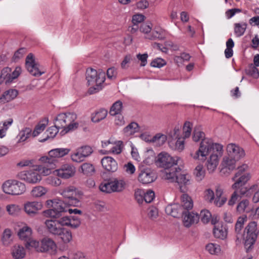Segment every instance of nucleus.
<instances>
[{"instance_id":"1","label":"nucleus","mask_w":259,"mask_h":259,"mask_svg":"<svg viewBox=\"0 0 259 259\" xmlns=\"http://www.w3.org/2000/svg\"><path fill=\"white\" fill-rule=\"evenodd\" d=\"M81 224L80 219L77 217H63L61 218H52L47 220L45 225L48 232L57 236L65 244L69 243L72 239L71 232L64 228L69 227L72 229L78 228Z\"/></svg>"},{"instance_id":"2","label":"nucleus","mask_w":259,"mask_h":259,"mask_svg":"<svg viewBox=\"0 0 259 259\" xmlns=\"http://www.w3.org/2000/svg\"><path fill=\"white\" fill-rule=\"evenodd\" d=\"M70 150L69 148H60L51 150L48 156L41 157V160L47 164V167L42 165H33V183L39 182L41 180V176H47L51 174L58 162V159L67 155Z\"/></svg>"},{"instance_id":"3","label":"nucleus","mask_w":259,"mask_h":259,"mask_svg":"<svg viewBox=\"0 0 259 259\" xmlns=\"http://www.w3.org/2000/svg\"><path fill=\"white\" fill-rule=\"evenodd\" d=\"M87 84L90 87L88 92L94 94L101 90L105 80V73L102 71H97L93 68H88L86 71Z\"/></svg>"},{"instance_id":"4","label":"nucleus","mask_w":259,"mask_h":259,"mask_svg":"<svg viewBox=\"0 0 259 259\" xmlns=\"http://www.w3.org/2000/svg\"><path fill=\"white\" fill-rule=\"evenodd\" d=\"M221 144L215 143L211 139L205 138L200 143L199 149L196 151L193 158L200 160H205L206 156L210 153H217V146Z\"/></svg>"},{"instance_id":"5","label":"nucleus","mask_w":259,"mask_h":259,"mask_svg":"<svg viewBox=\"0 0 259 259\" xmlns=\"http://www.w3.org/2000/svg\"><path fill=\"white\" fill-rule=\"evenodd\" d=\"M47 204L52 208L45 211L46 215L52 218H58L63 212L67 211L64 203L59 199H54L47 201Z\"/></svg>"},{"instance_id":"6","label":"nucleus","mask_w":259,"mask_h":259,"mask_svg":"<svg viewBox=\"0 0 259 259\" xmlns=\"http://www.w3.org/2000/svg\"><path fill=\"white\" fill-rule=\"evenodd\" d=\"M182 160L181 158L178 156L172 157L166 152H161L159 153L156 160V164L164 169L169 168L172 166L181 165Z\"/></svg>"},{"instance_id":"7","label":"nucleus","mask_w":259,"mask_h":259,"mask_svg":"<svg viewBox=\"0 0 259 259\" xmlns=\"http://www.w3.org/2000/svg\"><path fill=\"white\" fill-rule=\"evenodd\" d=\"M257 234L256 223L254 222L250 223L245 228L244 234V245L247 250L255 242Z\"/></svg>"},{"instance_id":"8","label":"nucleus","mask_w":259,"mask_h":259,"mask_svg":"<svg viewBox=\"0 0 259 259\" xmlns=\"http://www.w3.org/2000/svg\"><path fill=\"white\" fill-rule=\"evenodd\" d=\"M3 191L8 194L18 195L25 191V185L17 181L8 180L3 185Z\"/></svg>"},{"instance_id":"9","label":"nucleus","mask_w":259,"mask_h":259,"mask_svg":"<svg viewBox=\"0 0 259 259\" xmlns=\"http://www.w3.org/2000/svg\"><path fill=\"white\" fill-rule=\"evenodd\" d=\"M78 191L74 186H70L59 191V193L67 199L70 205L77 206L79 203L77 198Z\"/></svg>"},{"instance_id":"10","label":"nucleus","mask_w":259,"mask_h":259,"mask_svg":"<svg viewBox=\"0 0 259 259\" xmlns=\"http://www.w3.org/2000/svg\"><path fill=\"white\" fill-rule=\"evenodd\" d=\"M217 153H211L206 162V167L209 173H212L216 169L219 162V159L223 154V146H217Z\"/></svg>"},{"instance_id":"11","label":"nucleus","mask_w":259,"mask_h":259,"mask_svg":"<svg viewBox=\"0 0 259 259\" xmlns=\"http://www.w3.org/2000/svg\"><path fill=\"white\" fill-rule=\"evenodd\" d=\"M64 122H65V127L62 132L66 134L69 132L73 131L78 127V123L75 122L77 118L76 114L73 112L64 113Z\"/></svg>"},{"instance_id":"12","label":"nucleus","mask_w":259,"mask_h":259,"mask_svg":"<svg viewBox=\"0 0 259 259\" xmlns=\"http://www.w3.org/2000/svg\"><path fill=\"white\" fill-rule=\"evenodd\" d=\"M18 235L21 240L25 242V247L30 249L32 243V230L31 228L25 225L18 232Z\"/></svg>"},{"instance_id":"13","label":"nucleus","mask_w":259,"mask_h":259,"mask_svg":"<svg viewBox=\"0 0 259 259\" xmlns=\"http://www.w3.org/2000/svg\"><path fill=\"white\" fill-rule=\"evenodd\" d=\"M75 172V167L68 164L62 165L60 168L54 171L55 175L64 179L72 177L74 175Z\"/></svg>"},{"instance_id":"14","label":"nucleus","mask_w":259,"mask_h":259,"mask_svg":"<svg viewBox=\"0 0 259 259\" xmlns=\"http://www.w3.org/2000/svg\"><path fill=\"white\" fill-rule=\"evenodd\" d=\"M138 179L140 183L148 184L154 182L156 179V176L151 169L144 168L140 171Z\"/></svg>"},{"instance_id":"15","label":"nucleus","mask_w":259,"mask_h":259,"mask_svg":"<svg viewBox=\"0 0 259 259\" xmlns=\"http://www.w3.org/2000/svg\"><path fill=\"white\" fill-rule=\"evenodd\" d=\"M227 151L229 156L238 160L245 156L244 150L239 146L233 143H230L227 145Z\"/></svg>"},{"instance_id":"16","label":"nucleus","mask_w":259,"mask_h":259,"mask_svg":"<svg viewBox=\"0 0 259 259\" xmlns=\"http://www.w3.org/2000/svg\"><path fill=\"white\" fill-rule=\"evenodd\" d=\"M179 186L180 190L185 192L187 190V187L191 184V176L187 173H179L176 181Z\"/></svg>"},{"instance_id":"17","label":"nucleus","mask_w":259,"mask_h":259,"mask_svg":"<svg viewBox=\"0 0 259 259\" xmlns=\"http://www.w3.org/2000/svg\"><path fill=\"white\" fill-rule=\"evenodd\" d=\"M181 171L180 167L172 166L164 169L163 178L169 182H176L179 174Z\"/></svg>"},{"instance_id":"18","label":"nucleus","mask_w":259,"mask_h":259,"mask_svg":"<svg viewBox=\"0 0 259 259\" xmlns=\"http://www.w3.org/2000/svg\"><path fill=\"white\" fill-rule=\"evenodd\" d=\"M103 168L109 172H114L118 169V164L114 159L110 156H105L101 160Z\"/></svg>"},{"instance_id":"19","label":"nucleus","mask_w":259,"mask_h":259,"mask_svg":"<svg viewBox=\"0 0 259 259\" xmlns=\"http://www.w3.org/2000/svg\"><path fill=\"white\" fill-rule=\"evenodd\" d=\"M183 214V224L184 226L189 228L194 224L197 223L199 220V214L197 213L184 211Z\"/></svg>"},{"instance_id":"20","label":"nucleus","mask_w":259,"mask_h":259,"mask_svg":"<svg viewBox=\"0 0 259 259\" xmlns=\"http://www.w3.org/2000/svg\"><path fill=\"white\" fill-rule=\"evenodd\" d=\"M165 210L167 214L170 215L174 218L179 217L184 212L181 205L178 203L168 205L165 207Z\"/></svg>"},{"instance_id":"21","label":"nucleus","mask_w":259,"mask_h":259,"mask_svg":"<svg viewBox=\"0 0 259 259\" xmlns=\"http://www.w3.org/2000/svg\"><path fill=\"white\" fill-rule=\"evenodd\" d=\"M250 176L248 173H244L243 175H240L238 177H236V175L233 178L232 180L234 181L232 187L233 189L240 188L246 183L250 179Z\"/></svg>"},{"instance_id":"22","label":"nucleus","mask_w":259,"mask_h":259,"mask_svg":"<svg viewBox=\"0 0 259 259\" xmlns=\"http://www.w3.org/2000/svg\"><path fill=\"white\" fill-rule=\"evenodd\" d=\"M41 248L39 249L40 252L51 251V253L55 252L57 246L55 242L50 238H45L43 239L41 243Z\"/></svg>"},{"instance_id":"23","label":"nucleus","mask_w":259,"mask_h":259,"mask_svg":"<svg viewBox=\"0 0 259 259\" xmlns=\"http://www.w3.org/2000/svg\"><path fill=\"white\" fill-rule=\"evenodd\" d=\"M48 122V118L45 117L36 123L33 128V138L39 136L44 132Z\"/></svg>"},{"instance_id":"24","label":"nucleus","mask_w":259,"mask_h":259,"mask_svg":"<svg viewBox=\"0 0 259 259\" xmlns=\"http://www.w3.org/2000/svg\"><path fill=\"white\" fill-rule=\"evenodd\" d=\"M213 233L215 238L223 240L227 237V229L225 226L218 223L214 226Z\"/></svg>"},{"instance_id":"25","label":"nucleus","mask_w":259,"mask_h":259,"mask_svg":"<svg viewBox=\"0 0 259 259\" xmlns=\"http://www.w3.org/2000/svg\"><path fill=\"white\" fill-rule=\"evenodd\" d=\"M111 179L113 193H120L124 191L126 184L123 179L112 178Z\"/></svg>"},{"instance_id":"26","label":"nucleus","mask_w":259,"mask_h":259,"mask_svg":"<svg viewBox=\"0 0 259 259\" xmlns=\"http://www.w3.org/2000/svg\"><path fill=\"white\" fill-rule=\"evenodd\" d=\"M223 194V189L221 186L218 185L215 188L216 197L214 200V205L218 207L222 206L227 201V198L225 196H222Z\"/></svg>"},{"instance_id":"27","label":"nucleus","mask_w":259,"mask_h":259,"mask_svg":"<svg viewBox=\"0 0 259 259\" xmlns=\"http://www.w3.org/2000/svg\"><path fill=\"white\" fill-rule=\"evenodd\" d=\"M18 95V91L15 89H10L5 92L0 97V103L5 104L15 99Z\"/></svg>"},{"instance_id":"28","label":"nucleus","mask_w":259,"mask_h":259,"mask_svg":"<svg viewBox=\"0 0 259 259\" xmlns=\"http://www.w3.org/2000/svg\"><path fill=\"white\" fill-rule=\"evenodd\" d=\"M59 127L56 126H51L44 133L42 138H39L38 141L40 142H44L48 139L54 138L59 132Z\"/></svg>"},{"instance_id":"29","label":"nucleus","mask_w":259,"mask_h":259,"mask_svg":"<svg viewBox=\"0 0 259 259\" xmlns=\"http://www.w3.org/2000/svg\"><path fill=\"white\" fill-rule=\"evenodd\" d=\"M13 123V119L9 118L0 122V138H4L7 132Z\"/></svg>"},{"instance_id":"30","label":"nucleus","mask_w":259,"mask_h":259,"mask_svg":"<svg viewBox=\"0 0 259 259\" xmlns=\"http://www.w3.org/2000/svg\"><path fill=\"white\" fill-rule=\"evenodd\" d=\"M11 254L15 259H22L25 256V251L23 246L15 245L12 248Z\"/></svg>"},{"instance_id":"31","label":"nucleus","mask_w":259,"mask_h":259,"mask_svg":"<svg viewBox=\"0 0 259 259\" xmlns=\"http://www.w3.org/2000/svg\"><path fill=\"white\" fill-rule=\"evenodd\" d=\"M146 38L149 39L163 40L165 38V32L163 29L160 28H155L152 31V34L148 35Z\"/></svg>"},{"instance_id":"32","label":"nucleus","mask_w":259,"mask_h":259,"mask_svg":"<svg viewBox=\"0 0 259 259\" xmlns=\"http://www.w3.org/2000/svg\"><path fill=\"white\" fill-rule=\"evenodd\" d=\"M181 206L183 208V210H189L192 208L193 203L191 197L187 194H183L181 196Z\"/></svg>"},{"instance_id":"33","label":"nucleus","mask_w":259,"mask_h":259,"mask_svg":"<svg viewBox=\"0 0 259 259\" xmlns=\"http://www.w3.org/2000/svg\"><path fill=\"white\" fill-rule=\"evenodd\" d=\"M108 113L107 110L101 109L92 115V121L93 122H99L106 118Z\"/></svg>"},{"instance_id":"34","label":"nucleus","mask_w":259,"mask_h":259,"mask_svg":"<svg viewBox=\"0 0 259 259\" xmlns=\"http://www.w3.org/2000/svg\"><path fill=\"white\" fill-rule=\"evenodd\" d=\"M234 34L236 37L242 36L246 31L247 24L246 22H241L234 24Z\"/></svg>"},{"instance_id":"35","label":"nucleus","mask_w":259,"mask_h":259,"mask_svg":"<svg viewBox=\"0 0 259 259\" xmlns=\"http://www.w3.org/2000/svg\"><path fill=\"white\" fill-rule=\"evenodd\" d=\"M193 174L197 181H201L205 176V170L203 165L198 164L197 165L194 169Z\"/></svg>"},{"instance_id":"36","label":"nucleus","mask_w":259,"mask_h":259,"mask_svg":"<svg viewBox=\"0 0 259 259\" xmlns=\"http://www.w3.org/2000/svg\"><path fill=\"white\" fill-rule=\"evenodd\" d=\"M167 139V137L165 135L158 133L151 138L150 140L148 139V141H150V142L154 143L157 146H160L166 142Z\"/></svg>"},{"instance_id":"37","label":"nucleus","mask_w":259,"mask_h":259,"mask_svg":"<svg viewBox=\"0 0 259 259\" xmlns=\"http://www.w3.org/2000/svg\"><path fill=\"white\" fill-rule=\"evenodd\" d=\"M3 244L6 246L10 245L13 242L12 232L9 229H6L2 237Z\"/></svg>"},{"instance_id":"38","label":"nucleus","mask_w":259,"mask_h":259,"mask_svg":"<svg viewBox=\"0 0 259 259\" xmlns=\"http://www.w3.org/2000/svg\"><path fill=\"white\" fill-rule=\"evenodd\" d=\"M21 207L15 204H10L6 206V210L9 214L13 217L19 215L21 212Z\"/></svg>"},{"instance_id":"39","label":"nucleus","mask_w":259,"mask_h":259,"mask_svg":"<svg viewBox=\"0 0 259 259\" xmlns=\"http://www.w3.org/2000/svg\"><path fill=\"white\" fill-rule=\"evenodd\" d=\"M234 158H232L230 156L225 157L223 158V160L222 163V165L229 170H233L235 167V163L236 161H238Z\"/></svg>"},{"instance_id":"40","label":"nucleus","mask_w":259,"mask_h":259,"mask_svg":"<svg viewBox=\"0 0 259 259\" xmlns=\"http://www.w3.org/2000/svg\"><path fill=\"white\" fill-rule=\"evenodd\" d=\"M99 189L101 191L106 193L110 194L113 193L111 179L101 183L99 186Z\"/></svg>"},{"instance_id":"41","label":"nucleus","mask_w":259,"mask_h":259,"mask_svg":"<svg viewBox=\"0 0 259 259\" xmlns=\"http://www.w3.org/2000/svg\"><path fill=\"white\" fill-rule=\"evenodd\" d=\"M122 109V103L118 100L115 102L111 107L109 113L112 116L120 114Z\"/></svg>"},{"instance_id":"42","label":"nucleus","mask_w":259,"mask_h":259,"mask_svg":"<svg viewBox=\"0 0 259 259\" xmlns=\"http://www.w3.org/2000/svg\"><path fill=\"white\" fill-rule=\"evenodd\" d=\"M215 195L214 191L210 188L206 189L203 192L204 199L208 203L214 204Z\"/></svg>"},{"instance_id":"43","label":"nucleus","mask_w":259,"mask_h":259,"mask_svg":"<svg viewBox=\"0 0 259 259\" xmlns=\"http://www.w3.org/2000/svg\"><path fill=\"white\" fill-rule=\"evenodd\" d=\"M18 176L20 179L27 183H32V170L31 169L20 172Z\"/></svg>"},{"instance_id":"44","label":"nucleus","mask_w":259,"mask_h":259,"mask_svg":"<svg viewBox=\"0 0 259 259\" xmlns=\"http://www.w3.org/2000/svg\"><path fill=\"white\" fill-rule=\"evenodd\" d=\"M139 126L136 122H132L126 126L123 130L124 133L127 136H131L138 131Z\"/></svg>"},{"instance_id":"45","label":"nucleus","mask_w":259,"mask_h":259,"mask_svg":"<svg viewBox=\"0 0 259 259\" xmlns=\"http://www.w3.org/2000/svg\"><path fill=\"white\" fill-rule=\"evenodd\" d=\"M82 172L87 176L92 175L95 170L93 164L90 163H84L81 165Z\"/></svg>"},{"instance_id":"46","label":"nucleus","mask_w":259,"mask_h":259,"mask_svg":"<svg viewBox=\"0 0 259 259\" xmlns=\"http://www.w3.org/2000/svg\"><path fill=\"white\" fill-rule=\"evenodd\" d=\"M253 64L248 65L245 69L246 74L254 78H257L259 76V71L258 69Z\"/></svg>"},{"instance_id":"47","label":"nucleus","mask_w":259,"mask_h":259,"mask_svg":"<svg viewBox=\"0 0 259 259\" xmlns=\"http://www.w3.org/2000/svg\"><path fill=\"white\" fill-rule=\"evenodd\" d=\"M31 130L30 128H25L19 133L17 138L18 142L20 143L26 141L31 135Z\"/></svg>"},{"instance_id":"48","label":"nucleus","mask_w":259,"mask_h":259,"mask_svg":"<svg viewBox=\"0 0 259 259\" xmlns=\"http://www.w3.org/2000/svg\"><path fill=\"white\" fill-rule=\"evenodd\" d=\"M123 143L121 141L115 142L111 148L107 152L108 154H119L122 152Z\"/></svg>"},{"instance_id":"49","label":"nucleus","mask_w":259,"mask_h":259,"mask_svg":"<svg viewBox=\"0 0 259 259\" xmlns=\"http://www.w3.org/2000/svg\"><path fill=\"white\" fill-rule=\"evenodd\" d=\"M206 249L211 254H217L221 251L219 245L215 243H209L206 246Z\"/></svg>"},{"instance_id":"50","label":"nucleus","mask_w":259,"mask_h":259,"mask_svg":"<svg viewBox=\"0 0 259 259\" xmlns=\"http://www.w3.org/2000/svg\"><path fill=\"white\" fill-rule=\"evenodd\" d=\"M46 70L39 67V65L33 59V77H39L42 75L44 74Z\"/></svg>"},{"instance_id":"51","label":"nucleus","mask_w":259,"mask_h":259,"mask_svg":"<svg viewBox=\"0 0 259 259\" xmlns=\"http://www.w3.org/2000/svg\"><path fill=\"white\" fill-rule=\"evenodd\" d=\"M247 218L246 216L240 217L238 219V220L235 225V232L237 234H240L242 229L243 227L245 222L246 221Z\"/></svg>"},{"instance_id":"52","label":"nucleus","mask_w":259,"mask_h":259,"mask_svg":"<svg viewBox=\"0 0 259 259\" xmlns=\"http://www.w3.org/2000/svg\"><path fill=\"white\" fill-rule=\"evenodd\" d=\"M199 217L204 224H206L210 221L211 214L208 210L204 209L201 211Z\"/></svg>"},{"instance_id":"53","label":"nucleus","mask_w":259,"mask_h":259,"mask_svg":"<svg viewBox=\"0 0 259 259\" xmlns=\"http://www.w3.org/2000/svg\"><path fill=\"white\" fill-rule=\"evenodd\" d=\"M64 113H60L57 115L55 118V124L60 128H64L65 127V122H64Z\"/></svg>"},{"instance_id":"54","label":"nucleus","mask_w":259,"mask_h":259,"mask_svg":"<svg viewBox=\"0 0 259 259\" xmlns=\"http://www.w3.org/2000/svg\"><path fill=\"white\" fill-rule=\"evenodd\" d=\"M77 149L84 158L89 157L93 152L92 148L89 146H81Z\"/></svg>"},{"instance_id":"55","label":"nucleus","mask_w":259,"mask_h":259,"mask_svg":"<svg viewBox=\"0 0 259 259\" xmlns=\"http://www.w3.org/2000/svg\"><path fill=\"white\" fill-rule=\"evenodd\" d=\"M21 73V68L17 66L15 68V70L10 73V77L7 80V82L10 83L12 82L15 79L17 78Z\"/></svg>"},{"instance_id":"56","label":"nucleus","mask_w":259,"mask_h":259,"mask_svg":"<svg viewBox=\"0 0 259 259\" xmlns=\"http://www.w3.org/2000/svg\"><path fill=\"white\" fill-rule=\"evenodd\" d=\"M204 137V133L202 132L199 127H195L193 135V140L195 142H198L200 140L203 139Z\"/></svg>"},{"instance_id":"57","label":"nucleus","mask_w":259,"mask_h":259,"mask_svg":"<svg viewBox=\"0 0 259 259\" xmlns=\"http://www.w3.org/2000/svg\"><path fill=\"white\" fill-rule=\"evenodd\" d=\"M192 124L189 121H186L183 126L184 138H187L191 134Z\"/></svg>"},{"instance_id":"58","label":"nucleus","mask_w":259,"mask_h":259,"mask_svg":"<svg viewBox=\"0 0 259 259\" xmlns=\"http://www.w3.org/2000/svg\"><path fill=\"white\" fill-rule=\"evenodd\" d=\"M71 158L73 161L76 162H81L85 159L78 149L72 153Z\"/></svg>"},{"instance_id":"59","label":"nucleus","mask_w":259,"mask_h":259,"mask_svg":"<svg viewBox=\"0 0 259 259\" xmlns=\"http://www.w3.org/2000/svg\"><path fill=\"white\" fill-rule=\"evenodd\" d=\"M249 205V201L244 199L240 202L237 206V211L239 213H242L246 211L247 206Z\"/></svg>"},{"instance_id":"60","label":"nucleus","mask_w":259,"mask_h":259,"mask_svg":"<svg viewBox=\"0 0 259 259\" xmlns=\"http://www.w3.org/2000/svg\"><path fill=\"white\" fill-rule=\"evenodd\" d=\"M47 190L42 186H38L33 187V196L40 197L45 195Z\"/></svg>"},{"instance_id":"61","label":"nucleus","mask_w":259,"mask_h":259,"mask_svg":"<svg viewBox=\"0 0 259 259\" xmlns=\"http://www.w3.org/2000/svg\"><path fill=\"white\" fill-rule=\"evenodd\" d=\"M180 129L181 126L180 125L176 126L172 130L169 132L168 134V138H171L172 140L179 138Z\"/></svg>"},{"instance_id":"62","label":"nucleus","mask_w":259,"mask_h":259,"mask_svg":"<svg viewBox=\"0 0 259 259\" xmlns=\"http://www.w3.org/2000/svg\"><path fill=\"white\" fill-rule=\"evenodd\" d=\"M155 197L154 192L149 190L146 193H144V199L146 203L151 202Z\"/></svg>"},{"instance_id":"63","label":"nucleus","mask_w":259,"mask_h":259,"mask_svg":"<svg viewBox=\"0 0 259 259\" xmlns=\"http://www.w3.org/2000/svg\"><path fill=\"white\" fill-rule=\"evenodd\" d=\"M25 68L30 73L32 72V53H29L26 58Z\"/></svg>"},{"instance_id":"64","label":"nucleus","mask_w":259,"mask_h":259,"mask_svg":"<svg viewBox=\"0 0 259 259\" xmlns=\"http://www.w3.org/2000/svg\"><path fill=\"white\" fill-rule=\"evenodd\" d=\"M166 64L165 61L160 58L155 59L151 62V66L153 67L160 68Z\"/></svg>"}]
</instances>
